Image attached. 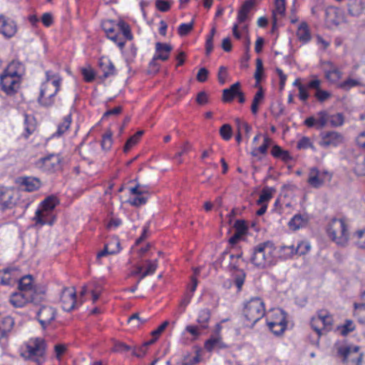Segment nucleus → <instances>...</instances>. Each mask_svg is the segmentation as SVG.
I'll return each mask as SVG.
<instances>
[{"mask_svg":"<svg viewBox=\"0 0 365 365\" xmlns=\"http://www.w3.org/2000/svg\"><path fill=\"white\" fill-rule=\"evenodd\" d=\"M277 248L271 241L261 242L251 251L250 262L257 269H264L276 264Z\"/></svg>","mask_w":365,"mask_h":365,"instance_id":"obj_1","label":"nucleus"},{"mask_svg":"<svg viewBox=\"0 0 365 365\" xmlns=\"http://www.w3.org/2000/svg\"><path fill=\"white\" fill-rule=\"evenodd\" d=\"M58 203L57 197L53 195L47 197L41 202L35 212V216L33 217L36 225L41 226L44 225H52L56 220L53 215V210Z\"/></svg>","mask_w":365,"mask_h":365,"instance_id":"obj_2","label":"nucleus"},{"mask_svg":"<svg viewBox=\"0 0 365 365\" xmlns=\"http://www.w3.org/2000/svg\"><path fill=\"white\" fill-rule=\"evenodd\" d=\"M327 232L329 238L336 245L345 247L349 239L348 225L344 219H331L327 227Z\"/></svg>","mask_w":365,"mask_h":365,"instance_id":"obj_3","label":"nucleus"},{"mask_svg":"<svg viewBox=\"0 0 365 365\" xmlns=\"http://www.w3.org/2000/svg\"><path fill=\"white\" fill-rule=\"evenodd\" d=\"M17 65L21 66L18 62H11L0 76L1 89L7 95L14 94L19 88V71L16 70Z\"/></svg>","mask_w":365,"mask_h":365,"instance_id":"obj_4","label":"nucleus"},{"mask_svg":"<svg viewBox=\"0 0 365 365\" xmlns=\"http://www.w3.org/2000/svg\"><path fill=\"white\" fill-rule=\"evenodd\" d=\"M243 314L246 320L253 327L265 314L264 304L259 297L250 299L244 307Z\"/></svg>","mask_w":365,"mask_h":365,"instance_id":"obj_5","label":"nucleus"},{"mask_svg":"<svg viewBox=\"0 0 365 365\" xmlns=\"http://www.w3.org/2000/svg\"><path fill=\"white\" fill-rule=\"evenodd\" d=\"M61 78L59 76H53L52 81H45L41 87L38 103L46 107L53 105L54 97L60 88Z\"/></svg>","mask_w":365,"mask_h":365,"instance_id":"obj_6","label":"nucleus"},{"mask_svg":"<svg viewBox=\"0 0 365 365\" xmlns=\"http://www.w3.org/2000/svg\"><path fill=\"white\" fill-rule=\"evenodd\" d=\"M338 354L342 358L345 365H361L364 354L359 346H342L338 349Z\"/></svg>","mask_w":365,"mask_h":365,"instance_id":"obj_7","label":"nucleus"},{"mask_svg":"<svg viewBox=\"0 0 365 365\" xmlns=\"http://www.w3.org/2000/svg\"><path fill=\"white\" fill-rule=\"evenodd\" d=\"M41 294H34L29 292H23L19 290L18 292L13 293L10 297V302L16 307H22L29 302L38 304L43 300Z\"/></svg>","mask_w":365,"mask_h":365,"instance_id":"obj_8","label":"nucleus"},{"mask_svg":"<svg viewBox=\"0 0 365 365\" xmlns=\"http://www.w3.org/2000/svg\"><path fill=\"white\" fill-rule=\"evenodd\" d=\"M46 348V341L42 338L31 339L26 344V350L22 354L28 359L43 356Z\"/></svg>","mask_w":365,"mask_h":365,"instance_id":"obj_9","label":"nucleus"},{"mask_svg":"<svg viewBox=\"0 0 365 365\" xmlns=\"http://www.w3.org/2000/svg\"><path fill=\"white\" fill-rule=\"evenodd\" d=\"M344 138L336 131H325L321 133L319 145L324 148L336 147L343 143Z\"/></svg>","mask_w":365,"mask_h":365,"instance_id":"obj_10","label":"nucleus"},{"mask_svg":"<svg viewBox=\"0 0 365 365\" xmlns=\"http://www.w3.org/2000/svg\"><path fill=\"white\" fill-rule=\"evenodd\" d=\"M17 195L18 193L12 189L0 187V210L12 208Z\"/></svg>","mask_w":365,"mask_h":365,"instance_id":"obj_11","label":"nucleus"},{"mask_svg":"<svg viewBox=\"0 0 365 365\" xmlns=\"http://www.w3.org/2000/svg\"><path fill=\"white\" fill-rule=\"evenodd\" d=\"M62 308L66 312H71L76 304V293L74 287H65L61 295Z\"/></svg>","mask_w":365,"mask_h":365,"instance_id":"obj_12","label":"nucleus"},{"mask_svg":"<svg viewBox=\"0 0 365 365\" xmlns=\"http://www.w3.org/2000/svg\"><path fill=\"white\" fill-rule=\"evenodd\" d=\"M61 158L58 155L51 154L45 158L40 159L38 165L44 170L48 172H55L60 169Z\"/></svg>","mask_w":365,"mask_h":365,"instance_id":"obj_13","label":"nucleus"},{"mask_svg":"<svg viewBox=\"0 0 365 365\" xmlns=\"http://www.w3.org/2000/svg\"><path fill=\"white\" fill-rule=\"evenodd\" d=\"M37 317L41 327L45 329L54 320L56 317L55 309L48 306H42L37 312Z\"/></svg>","mask_w":365,"mask_h":365,"instance_id":"obj_14","label":"nucleus"},{"mask_svg":"<svg viewBox=\"0 0 365 365\" xmlns=\"http://www.w3.org/2000/svg\"><path fill=\"white\" fill-rule=\"evenodd\" d=\"M325 78L331 83H336L342 76V73L331 61L322 63Z\"/></svg>","mask_w":365,"mask_h":365,"instance_id":"obj_15","label":"nucleus"},{"mask_svg":"<svg viewBox=\"0 0 365 365\" xmlns=\"http://www.w3.org/2000/svg\"><path fill=\"white\" fill-rule=\"evenodd\" d=\"M17 28L15 22L4 16L0 15V33L6 38H11L16 33Z\"/></svg>","mask_w":365,"mask_h":365,"instance_id":"obj_16","label":"nucleus"},{"mask_svg":"<svg viewBox=\"0 0 365 365\" xmlns=\"http://www.w3.org/2000/svg\"><path fill=\"white\" fill-rule=\"evenodd\" d=\"M99 68L103 72L102 79H106L110 76L115 75V68L110 60L107 57H101L98 62Z\"/></svg>","mask_w":365,"mask_h":365,"instance_id":"obj_17","label":"nucleus"},{"mask_svg":"<svg viewBox=\"0 0 365 365\" xmlns=\"http://www.w3.org/2000/svg\"><path fill=\"white\" fill-rule=\"evenodd\" d=\"M21 189L27 192L37 190L41 186L39 179L33 177H24L19 180Z\"/></svg>","mask_w":365,"mask_h":365,"instance_id":"obj_18","label":"nucleus"},{"mask_svg":"<svg viewBox=\"0 0 365 365\" xmlns=\"http://www.w3.org/2000/svg\"><path fill=\"white\" fill-rule=\"evenodd\" d=\"M33 278L31 275H26L21 277L19 282V289L23 292H29L30 293H34V294H41L43 295V292H38L36 288H34L33 284Z\"/></svg>","mask_w":365,"mask_h":365,"instance_id":"obj_19","label":"nucleus"},{"mask_svg":"<svg viewBox=\"0 0 365 365\" xmlns=\"http://www.w3.org/2000/svg\"><path fill=\"white\" fill-rule=\"evenodd\" d=\"M227 348V345L222 340L221 336H211L205 342V349L211 352L215 349L220 350Z\"/></svg>","mask_w":365,"mask_h":365,"instance_id":"obj_20","label":"nucleus"},{"mask_svg":"<svg viewBox=\"0 0 365 365\" xmlns=\"http://www.w3.org/2000/svg\"><path fill=\"white\" fill-rule=\"evenodd\" d=\"M173 47L168 43L158 42L155 43V59L161 61H167L169 58V53L172 51Z\"/></svg>","mask_w":365,"mask_h":365,"instance_id":"obj_21","label":"nucleus"},{"mask_svg":"<svg viewBox=\"0 0 365 365\" xmlns=\"http://www.w3.org/2000/svg\"><path fill=\"white\" fill-rule=\"evenodd\" d=\"M309 222V217L307 215L297 214L290 220L288 225L292 230H297L304 227Z\"/></svg>","mask_w":365,"mask_h":365,"instance_id":"obj_22","label":"nucleus"},{"mask_svg":"<svg viewBox=\"0 0 365 365\" xmlns=\"http://www.w3.org/2000/svg\"><path fill=\"white\" fill-rule=\"evenodd\" d=\"M120 250V242L118 239H113L105 245L104 249L98 254L97 257L100 258L108 254L114 255L118 253Z\"/></svg>","mask_w":365,"mask_h":365,"instance_id":"obj_23","label":"nucleus"},{"mask_svg":"<svg viewBox=\"0 0 365 365\" xmlns=\"http://www.w3.org/2000/svg\"><path fill=\"white\" fill-rule=\"evenodd\" d=\"M281 315V318L278 321L267 322L269 329L276 335L282 334L287 327L285 317L283 315L282 312Z\"/></svg>","mask_w":365,"mask_h":365,"instance_id":"obj_24","label":"nucleus"},{"mask_svg":"<svg viewBox=\"0 0 365 365\" xmlns=\"http://www.w3.org/2000/svg\"><path fill=\"white\" fill-rule=\"evenodd\" d=\"M307 182L314 188H319L324 184L323 179H321L320 178L319 170L316 168L310 169Z\"/></svg>","mask_w":365,"mask_h":365,"instance_id":"obj_25","label":"nucleus"},{"mask_svg":"<svg viewBox=\"0 0 365 365\" xmlns=\"http://www.w3.org/2000/svg\"><path fill=\"white\" fill-rule=\"evenodd\" d=\"M297 36L298 39L304 43H306L311 40L310 30L306 22H302L299 26L297 31Z\"/></svg>","mask_w":365,"mask_h":365,"instance_id":"obj_26","label":"nucleus"},{"mask_svg":"<svg viewBox=\"0 0 365 365\" xmlns=\"http://www.w3.org/2000/svg\"><path fill=\"white\" fill-rule=\"evenodd\" d=\"M240 88V83L237 82L232 84L230 88H226L223 90L222 98L225 102L232 101L234 98L237 96V93H239V89Z\"/></svg>","mask_w":365,"mask_h":365,"instance_id":"obj_27","label":"nucleus"},{"mask_svg":"<svg viewBox=\"0 0 365 365\" xmlns=\"http://www.w3.org/2000/svg\"><path fill=\"white\" fill-rule=\"evenodd\" d=\"M275 9L273 11V29L275 27L277 24V14L280 16H283L285 14V0H275L274 1Z\"/></svg>","mask_w":365,"mask_h":365,"instance_id":"obj_28","label":"nucleus"},{"mask_svg":"<svg viewBox=\"0 0 365 365\" xmlns=\"http://www.w3.org/2000/svg\"><path fill=\"white\" fill-rule=\"evenodd\" d=\"M319 319H321V324L323 327V330H328L331 329L332 324V318L325 310H321L317 313Z\"/></svg>","mask_w":365,"mask_h":365,"instance_id":"obj_29","label":"nucleus"},{"mask_svg":"<svg viewBox=\"0 0 365 365\" xmlns=\"http://www.w3.org/2000/svg\"><path fill=\"white\" fill-rule=\"evenodd\" d=\"M364 7L360 0H350L348 4V11L351 16L359 15Z\"/></svg>","mask_w":365,"mask_h":365,"instance_id":"obj_30","label":"nucleus"},{"mask_svg":"<svg viewBox=\"0 0 365 365\" xmlns=\"http://www.w3.org/2000/svg\"><path fill=\"white\" fill-rule=\"evenodd\" d=\"M258 88L259 89L257 92L255 93L254 96L252 103L251 106V110L253 114H257V113L258 112L259 104L264 98V91L262 86H259Z\"/></svg>","mask_w":365,"mask_h":365,"instance_id":"obj_31","label":"nucleus"},{"mask_svg":"<svg viewBox=\"0 0 365 365\" xmlns=\"http://www.w3.org/2000/svg\"><path fill=\"white\" fill-rule=\"evenodd\" d=\"M101 27L108 36L118 31V22L113 20H106L102 21Z\"/></svg>","mask_w":365,"mask_h":365,"instance_id":"obj_32","label":"nucleus"},{"mask_svg":"<svg viewBox=\"0 0 365 365\" xmlns=\"http://www.w3.org/2000/svg\"><path fill=\"white\" fill-rule=\"evenodd\" d=\"M210 311L209 309H203L200 311L197 322L200 324V327L202 329L207 327V323L210 321Z\"/></svg>","mask_w":365,"mask_h":365,"instance_id":"obj_33","label":"nucleus"},{"mask_svg":"<svg viewBox=\"0 0 365 365\" xmlns=\"http://www.w3.org/2000/svg\"><path fill=\"white\" fill-rule=\"evenodd\" d=\"M118 32L119 34L121 33L128 40H131L133 38L130 26L124 21H119L118 22Z\"/></svg>","mask_w":365,"mask_h":365,"instance_id":"obj_34","label":"nucleus"},{"mask_svg":"<svg viewBox=\"0 0 365 365\" xmlns=\"http://www.w3.org/2000/svg\"><path fill=\"white\" fill-rule=\"evenodd\" d=\"M148 320V318L140 317L138 313H134L128 318V322L132 327L138 328L141 324L146 323Z\"/></svg>","mask_w":365,"mask_h":365,"instance_id":"obj_35","label":"nucleus"},{"mask_svg":"<svg viewBox=\"0 0 365 365\" xmlns=\"http://www.w3.org/2000/svg\"><path fill=\"white\" fill-rule=\"evenodd\" d=\"M279 252V257L287 259L292 257L294 255H296L295 247L294 245L281 246Z\"/></svg>","mask_w":365,"mask_h":365,"instance_id":"obj_36","label":"nucleus"},{"mask_svg":"<svg viewBox=\"0 0 365 365\" xmlns=\"http://www.w3.org/2000/svg\"><path fill=\"white\" fill-rule=\"evenodd\" d=\"M274 192V189L269 187H265L262 189L259 197L257 200V204H265L272 197V192Z\"/></svg>","mask_w":365,"mask_h":365,"instance_id":"obj_37","label":"nucleus"},{"mask_svg":"<svg viewBox=\"0 0 365 365\" xmlns=\"http://www.w3.org/2000/svg\"><path fill=\"white\" fill-rule=\"evenodd\" d=\"M72 121L71 115L68 114L63 118V120L58 126L57 132L55 135L60 136L63 134L70 127Z\"/></svg>","mask_w":365,"mask_h":365,"instance_id":"obj_38","label":"nucleus"},{"mask_svg":"<svg viewBox=\"0 0 365 365\" xmlns=\"http://www.w3.org/2000/svg\"><path fill=\"white\" fill-rule=\"evenodd\" d=\"M361 83L358 80L353 79L351 78H347L343 82L338 84L337 87L344 91H349L353 87L360 86Z\"/></svg>","mask_w":365,"mask_h":365,"instance_id":"obj_39","label":"nucleus"},{"mask_svg":"<svg viewBox=\"0 0 365 365\" xmlns=\"http://www.w3.org/2000/svg\"><path fill=\"white\" fill-rule=\"evenodd\" d=\"M317 116L318 118L316 119L317 128H324L329 120V115L327 111L322 110L317 113Z\"/></svg>","mask_w":365,"mask_h":365,"instance_id":"obj_40","label":"nucleus"},{"mask_svg":"<svg viewBox=\"0 0 365 365\" xmlns=\"http://www.w3.org/2000/svg\"><path fill=\"white\" fill-rule=\"evenodd\" d=\"M147 263V268L145 272L142 273V275L140 277V280L143 279L145 277L148 275H151L154 274L155 272L157 267H158V262L157 260L151 261V260H146Z\"/></svg>","mask_w":365,"mask_h":365,"instance_id":"obj_41","label":"nucleus"},{"mask_svg":"<svg viewBox=\"0 0 365 365\" xmlns=\"http://www.w3.org/2000/svg\"><path fill=\"white\" fill-rule=\"evenodd\" d=\"M233 276L235 284L237 287L238 291H240L244 284L246 274L244 270H239L237 272L233 273Z\"/></svg>","mask_w":365,"mask_h":365,"instance_id":"obj_42","label":"nucleus"},{"mask_svg":"<svg viewBox=\"0 0 365 365\" xmlns=\"http://www.w3.org/2000/svg\"><path fill=\"white\" fill-rule=\"evenodd\" d=\"M354 316L359 318V322H365V303H354Z\"/></svg>","mask_w":365,"mask_h":365,"instance_id":"obj_43","label":"nucleus"},{"mask_svg":"<svg viewBox=\"0 0 365 365\" xmlns=\"http://www.w3.org/2000/svg\"><path fill=\"white\" fill-rule=\"evenodd\" d=\"M24 124L25 130L26 132V134H24V137L27 138L35 130L34 118L28 115H25Z\"/></svg>","mask_w":365,"mask_h":365,"instance_id":"obj_44","label":"nucleus"},{"mask_svg":"<svg viewBox=\"0 0 365 365\" xmlns=\"http://www.w3.org/2000/svg\"><path fill=\"white\" fill-rule=\"evenodd\" d=\"M264 67L262 61L260 58L256 60V71L255 73V78L256 80L255 87H259V83L262 79V75L263 73Z\"/></svg>","mask_w":365,"mask_h":365,"instance_id":"obj_45","label":"nucleus"},{"mask_svg":"<svg viewBox=\"0 0 365 365\" xmlns=\"http://www.w3.org/2000/svg\"><path fill=\"white\" fill-rule=\"evenodd\" d=\"M321 322L322 321L320 319H319L318 316L313 317L310 322L312 328L316 331L318 337L323 334V327L321 324Z\"/></svg>","mask_w":365,"mask_h":365,"instance_id":"obj_46","label":"nucleus"},{"mask_svg":"<svg viewBox=\"0 0 365 365\" xmlns=\"http://www.w3.org/2000/svg\"><path fill=\"white\" fill-rule=\"evenodd\" d=\"M216 33L215 27H212L205 43L206 54L208 56L213 50V38Z\"/></svg>","mask_w":365,"mask_h":365,"instance_id":"obj_47","label":"nucleus"},{"mask_svg":"<svg viewBox=\"0 0 365 365\" xmlns=\"http://www.w3.org/2000/svg\"><path fill=\"white\" fill-rule=\"evenodd\" d=\"M112 145V133L108 130L103 135L101 140V147L103 150H108L110 148Z\"/></svg>","mask_w":365,"mask_h":365,"instance_id":"obj_48","label":"nucleus"},{"mask_svg":"<svg viewBox=\"0 0 365 365\" xmlns=\"http://www.w3.org/2000/svg\"><path fill=\"white\" fill-rule=\"evenodd\" d=\"M220 134L225 140H229L232 138V129L230 124H224L220 128Z\"/></svg>","mask_w":365,"mask_h":365,"instance_id":"obj_49","label":"nucleus"},{"mask_svg":"<svg viewBox=\"0 0 365 365\" xmlns=\"http://www.w3.org/2000/svg\"><path fill=\"white\" fill-rule=\"evenodd\" d=\"M311 246L308 242L301 241L295 247L296 255H304L310 250Z\"/></svg>","mask_w":365,"mask_h":365,"instance_id":"obj_50","label":"nucleus"},{"mask_svg":"<svg viewBox=\"0 0 365 365\" xmlns=\"http://www.w3.org/2000/svg\"><path fill=\"white\" fill-rule=\"evenodd\" d=\"M329 121L332 127H339L343 125L344 119L342 113H338L336 114L329 115Z\"/></svg>","mask_w":365,"mask_h":365,"instance_id":"obj_51","label":"nucleus"},{"mask_svg":"<svg viewBox=\"0 0 365 365\" xmlns=\"http://www.w3.org/2000/svg\"><path fill=\"white\" fill-rule=\"evenodd\" d=\"M355 329V325L353 321L350 319H346L344 325L339 327L341 334L343 336L347 335L349 333L353 331Z\"/></svg>","mask_w":365,"mask_h":365,"instance_id":"obj_52","label":"nucleus"},{"mask_svg":"<svg viewBox=\"0 0 365 365\" xmlns=\"http://www.w3.org/2000/svg\"><path fill=\"white\" fill-rule=\"evenodd\" d=\"M194 26V21H192L189 24H182L178 27V34L181 36L187 35L192 29Z\"/></svg>","mask_w":365,"mask_h":365,"instance_id":"obj_53","label":"nucleus"},{"mask_svg":"<svg viewBox=\"0 0 365 365\" xmlns=\"http://www.w3.org/2000/svg\"><path fill=\"white\" fill-rule=\"evenodd\" d=\"M4 323L8 324L9 327L8 329H2L0 327V340L7 336L8 333L9 332L10 329H11L14 324L13 319L11 317L4 318Z\"/></svg>","mask_w":365,"mask_h":365,"instance_id":"obj_54","label":"nucleus"},{"mask_svg":"<svg viewBox=\"0 0 365 365\" xmlns=\"http://www.w3.org/2000/svg\"><path fill=\"white\" fill-rule=\"evenodd\" d=\"M81 73L83 76L84 80L86 82H91L95 78V73H94L93 70L91 69V68H83L81 69Z\"/></svg>","mask_w":365,"mask_h":365,"instance_id":"obj_55","label":"nucleus"},{"mask_svg":"<svg viewBox=\"0 0 365 365\" xmlns=\"http://www.w3.org/2000/svg\"><path fill=\"white\" fill-rule=\"evenodd\" d=\"M256 0H246L240 9V11L248 15L251 9L253 8Z\"/></svg>","mask_w":365,"mask_h":365,"instance_id":"obj_56","label":"nucleus"},{"mask_svg":"<svg viewBox=\"0 0 365 365\" xmlns=\"http://www.w3.org/2000/svg\"><path fill=\"white\" fill-rule=\"evenodd\" d=\"M314 96L319 102H324L329 98L331 94L327 91L320 89L316 91Z\"/></svg>","mask_w":365,"mask_h":365,"instance_id":"obj_57","label":"nucleus"},{"mask_svg":"<svg viewBox=\"0 0 365 365\" xmlns=\"http://www.w3.org/2000/svg\"><path fill=\"white\" fill-rule=\"evenodd\" d=\"M123 110L122 106H117L112 109L108 110L106 112L104 113L102 119H106V118L110 116V115H118L121 113Z\"/></svg>","mask_w":365,"mask_h":365,"instance_id":"obj_58","label":"nucleus"},{"mask_svg":"<svg viewBox=\"0 0 365 365\" xmlns=\"http://www.w3.org/2000/svg\"><path fill=\"white\" fill-rule=\"evenodd\" d=\"M208 74L209 71L206 68H201L198 71L196 78L199 82L203 83L207 81Z\"/></svg>","mask_w":365,"mask_h":365,"instance_id":"obj_59","label":"nucleus"},{"mask_svg":"<svg viewBox=\"0 0 365 365\" xmlns=\"http://www.w3.org/2000/svg\"><path fill=\"white\" fill-rule=\"evenodd\" d=\"M155 6L159 11L163 12L168 11L170 8V4L164 0H156Z\"/></svg>","mask_w":365,"mask_h":365,"instance_id":"obj_60","label":"nucleus"},{"mask_svg":"<svg viewBox=\"0 0 365 365\" xmlns=\"http://www.w3.org/2000/svg\"><path fill=\"white\" fill-rule=\"evenodd\" d=\"M234 227L236 229V232L240 233L242 235H243L247 230V226L245 221L241 220H236Z\"/></svg>","mask_w":365,"mask_h":365,"instance_id":"obj_61","label":"nucleus"},{"mask_svg":"<svg viewBox=\"0 0 365 365\" xmlns=\"http://www.w3.org/2000/svg\"><path fill=\"white\" fill-rule=\"evenodd\" d=\"M309 147H312V143H311L309 138L307 137H303L297 143V148L299 149H306Z\"/></svg>","mask_w":365,"mask_h":365,"instance_id":"obj_62","label":"nucleus"},{"mask_svg":"<svg viewBox=\"0 0 365 365\" xmlns=\"http://www.w3.org/2000/svg\"><path fill=\"white\" fill-rule=\"evenodd\" d=\"M54 351L56 356L58 359H60L66 351V346L65 344H58L54 346Z\"/></svg>","mask_w":365,"mask_h":365,"instance_id":"obj_63","label":"nucleus"},{"mask_svg":"<svg viewBox=\"0 0 365 365\" xmlns=\"http://www.w3.org/2000/svg\"><path fill=\"white\" fill-rule=\"evenodd\" d=\"M138 139L134 137L133 135L131 136L125 143L123 150L125 153L128 152L133 146L136 145L138 142Z\"/></svg>","mask_w":365,"mask_h":365,"instance_id":"obj_64","label":"nucleus"}]
</instances>
